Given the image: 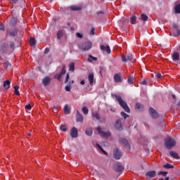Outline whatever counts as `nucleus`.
<instances>
[{
    "label": "nucleus",
    "mask_w": 180,
    "mask_h": 180,
    "mask_svg": "<svg viewBox=\"0 0 180 180\" xmlns=\"http://www.w3.org/2000/svg\"><path fill=\"white\" fill-rule=\"evenodd\" d=\"M92 133H93L92 129L91 128L86 130V134H87V136H91Z\"/></svg>",
    "instance_id": "473e14b6"
},
{
    "label": "nucleus",
    "mask_w": 180,
    "mask_h": 180,
    "mask_svg": "<svg viewBox=\"0 0 180 180\" xmlns=\"http://www.w3.org/2000/svg\"><path fill=\"white\" fill-rule=\"evenodd\" d=\"M175 144H176V142H175V140H174V139L167 138L165 139V146L167 148H172V147H174Z\"/></svg>",
    "instance_id": "f03ea898"
},
{
    "label": "nucleus",
    "mask_w": 180,
    "mask_h": 180,
    "mask_svg": "<svg viewBox=\"0 0 180 180\" xmlns=\"http://www.w3.org/2000/svg\"><path fill=\"white\" fill-rule=\"evenodd\" d=\"M16 34V32H11L10 35L11 36H15Z\"/></svg>",
    "instance_id": "8fccbe9b"
},
{
    "label": "nucleus",
    "mask_w": 180,
    "mask_h": 180,
    "mask_svg": "<svg viewBox=\"0 0 180 180\" xmlns=\"http://www.w3.org/2000/svg\"><path fill=\"white\" fill-rule=\"evenodd\" d=\"M51 81V79H50V77H46L44 78L42 84H43V85L46 86V85L50 84Z\"/></svg>",
    "instance_id": "4468645a"
},
{
    "label": "nucleus",
    "mask_w": 180,
    "mask_h": 180,
    "mask_svg": "<svg viewBox=\"0 0 180 180\" xmlns=\"http://www.w3.org/2000/svg\"><path fill=\"white\" fill-rule=\"evenodd\" d=\"M18 0H12L13 4H16Z\"/></svg>",
    "instance_id": "4d7b16f0"
},
{
    "label": "nucleus",
    "mask_w": 180,
    "mask_h": 180,
    "mask_svg": "<svg viewBox=\"0 0 180 180\" xmlns=\"http://www.w3.org/2000/svg\"><path fill=\"white\" fill-rule=\"evenodd\" d=\"M149 113L150 116L153 117V119H157V117H158V112L155 111V110L153 109L152 108L149 109Z\"/></svg>",
    "instance_id": "423d86ee"
},
{
    "label": "nucleus",
    "mask_w": 180,
    "mask_h": 180,
    "mask_svg": "<svg viewBox=\"0 0 180 180\" xmlns=\"http://www.w3.org/2000/svg\"><path fill=\"white\" fill-rule=\"evenodd\" d=\"M60 130H62V131H67V126H65V124L61 125Z\"/></svg>",
    "instance_id": "4c0bfd02"
},
{
    "label": "nucleus",
    "mask_w": 180,
    "mask_h": 180,
    "mask_svg": "<svg viewBox=\"0 0 180 180\" xmlns=\"http://www.w3.org/2000/svg\"><path fill=\"white\" fill-rule=\"evenodd\" d=\"M49 51H50V49L49 48H46L44 51V53L47 54V53H49Z\"/></svg>",
    "instance_id": "3c124183"
},
{
    "label": "nucleus",
    "mask_w": 180,
    "mask_h": 180,
    "mask_svg": "<svg viewBox=\"0 0 180 180\" xmlns=\"http://www.w3.org/2000/svg\"><path fill=\"white\" fill-rule=\"evenodd\" d=\"M97 131H98L100 136L103 139H108V137H110V132H105L102 131V129H101L99 127H97Z\"/></svg>",
    "instance_id": "20e7f679"
},
{
    "label": "nucleus",
    "mask_w": 180,
    "mask_h": 180,
    "mask_svg": "<svg viewBox=\"0 0 180 180\" xmlns=\"http://www.w3.org/2000/svg\"><path fill=\"white\" fill-rule=\"evenodd\" d=\"M54 110H56V112H57V108H54Z\"/></svg>",
    "instance_id": "052dcab7"
},
{
    "label": "nucleus",
    "mask_w": 180,
    "mask_h": 180,
    "mask_svg": "<svg viewBox=\"0 0 180 180\" xmlns=\"http://www.w3.org/2000/svg\"><path fill=\"white\" fill-rule=\"evenodd\" d=\"M68 79H70V74H67L65 82H68Z\"/></svg>",
    "instance_id": "49530a36"
},
{
    "label": "nucleus",
    "mask_w": 180,
    "mask_h": 180,
    "mask_svg": "<svg viewBox=\"0 0 180 180\" xmlns=\"http://www.w3.org/2000/svg\"><path fill=\"white\" fill-rule=\"evenodd\" d=\"M165 180H169V178L166 177Z\"/></svg>",
    "instance_id": "bf43d9fd"
},
{
    "label": "nucleus",
    "mask_w": 180,
    "mask_h": 180,
    "mask_svg": "<svg viewBox=\"0 0 180 180\" xmlns=\"http://www.w3.org/2000/svg\"><path fill=\"white\" fill-rule=\"evenodd\" d=\"M81 85H85V81L82 80L80 82Z\"/></svg>",
    "instance_id": "6e6d98bb"
},
{
    "label": "nucleus",
    "mask_w": 180,
    "mask_h": 180,
    "mask_svg": "<svg viewBox=\"0 0 180 180\" xmlns=\"http://www.w3.org/2000/svg\"><path fill=\"white\" fill-rule=\"evenodd\" d=\"M11 25H16V23H18V18H13L11 20Z\"/></svg>",
    "instance_id": "7c9ffc66"
},
{
    "label": "nucleus",
    "mask_w": 180,
    "mask_h": 180,
    "mask_svg": "<svg viewBox=\"0 0 180 180\" xmlns=\"http://www.w3.org/2000/svg\"><path fill=\"white\" fill-rule=\"evenodd\" d=\"M121 116H122L124 119H127V117H129V115L126 114L124 112H121Z\"/></svg>",
    "instance_id": "e433bc0d"
},
{
    "label": "nucleus",
    "mask_w": 180,
    "mask_h": 180,
    "mask_svg": "<svg viewBox=\"0 0 180 180\" xmlns=\"http://www.w3.org/2000/svg\"><path fill=\"white\" fill-rule=\"evenodd\" d=\"M142 85H147V81L144 80L141 82Z\"/></svg>",
    "instance_id": "5fc2aeb1"
},
{
    "label": "nucleus",
    "mask_w": 180,
    "mask_h": 180,
    "mask_svg": "<svg viewBox=\"0 0 180 180\" xmlns=\"http://www.w3.org/2000/svg\"><path fill=\"white\" fill-rule=\"evenodd\" d=\"M114 79H115V82H122V77L120 76V74L115 75Z\"/></svg>",
    "instance_id": "f3484780"
},
{
    "label": "nucleus",
    "mask_w": 180,
    "mask_h": 180,
    "mask_svg": "<svg viewBox=\"0 0 180 180\" xmlns=\"http://www.w3.org/2000/svg\"><path fill=\"white\" fill-rule=\"evenodd\" d=\"M101 50H102V51H106L107 54H110L111 51H110V47H109V45H107V46L101 45Z\"/></svg>",
    "instance_id": "6e6552de"
},
{
    "label": "nucleus",
    "mask_w": 180,
    "mask_h": 180,
    "mask_svg": "<svg viewBox=\"0 0 180 180\" xmlns=\"http://www.w3.org/2000/svg\"><path fill=\"white\" fill-rule=\"evenodd\" d=\"M172 97L173 98V99H175V98H176V96H175V95H172Z\"/></svg>",
    "instance_id": "13d9d810"
},
{
    "label": "nucleus",
    "mask_w": 180,
    "mask_h": 180,
    "mask_svg": "<svg viewBox=\"0 0 180 180\" xmlns=\"http://www.w3.org/2000/svg\"><path fill=\"white\" fill-rule=\"evenodd\" d=\"M128 82H129V84H133V82H134V79H133V77H129L128 78Z\"/></svg>",
    "instance_id": "58836bf2"
},
{
    "label": "nucleus",
    "mask_w": 180,
    "mask_h": 180,
    "mask_svg": "<svg viewBox=\"0 0 180 180\" xmlns=\"http://www.w3.org/2000/svg\"><path fill=\"white\" fill-rule=\"evenodd\" d=\"M146 176H147V178H154V176H155V171L148 172L146 174Z\"/></svg>",
    "instance_id": "2eb2a0df"
},
{
    "label": "nucleus",
    "mask_w": 180,
    "mask_h": 180,
    "mask_svg": "<svg viewBox=\"0 0 180 180\" xmlns=\"http://www.w3.org/2000/svg\"><path fill=\"white\" fill-rule=\"evenodd\" d=\"M70 136H72V138H75L78 136V130L77 129V128L73 127L71 129Z\"/></svg>",
    "instance_id": "9b49d317"
},
{
    "label": "nucleus",
    "mask_w": 180,
    "mask_h": 180,
    "mask_svg": "<svg viewBox=\"0 0 180 180\" xmlns=\"http://www.w3.org/2000/svg\"><path fill=\"white\" fill-rule=\"evenodd\" d=\"M63 34H64V32H63V31H58L57 33V38L61 39V37H63Z\"/></svg>",
    "instance_id": "2f4dec72"
},
{
    "label": "nucleus",
    "mask_w": 180,
    "mask_h": 180,
    "mask_svg": "<svg viewBox=\"0 0 180 180\" xmlns=\"http://www.w3.org/2000/svg\"><path fill=\"white\" fill-rule=\"evenodd\" d=\"M173 61H178L179 60V53L178 52L174 53L172 55Z\"/></svg>",
    "instance_id": "6ab92c4d"
},
{
    "label": "nucleus",
    "mask_w": 180,
    "mask_h": 180,
    "mask_svg": "<svg viewBox=\"0 0 180 180\" xmlns=\"http://www.w3.org/2000/svg\"><path fill=\"white\" fill-rule=\"evenodd\" d=\"M14 94L17 95V96L20 95V93L19 92V86H14Z\"/></svg>",
    "instance_id": "412c9836"
},
{
    "label": "nucleus",
    "mask_w": 180,
    "mask_h": 180,
    "mask_svg": "<svg viewBox=\"0 0 180 180\" xmlns=\"http://www.w3.org/2000/svg\"><path fill=\"white\" fill-rule=\"evenodd\" d=\"M114 169H115V171H117V172H122V171H123V166L120 165H117L114 167Z\"/></svg>",
    "instance_id": "a211bd4d"
},
{
    "label": "nucleus",
    "mask_w": 180,
    "mask_h": 180,
    "mask_svg": "<svg viewBox=\"0 0 180 180\" xmlns=\"http://www.w3.org/2000/svg\"><path fill=\"white\" fill-rule=\"evenodd\" d=\"M119 141L120 144H123V146L126 147L127 150H130V145L129 144V142L127 141V140L124 139H120Z\"/></svg>",
    "instance_id": "39448f33"
},
{
    "label": "nucleus",
    "mask_w": 180,
    "mask_h": 180,
    "mask_svg": "<svg viewBox=\"0 0 180 180\" xmlns=\"http://www.w3.org/2000/svg\"><path fill=\"white\" fill-rule=\"evenodd\" d=\"M96 147H98L99 148V150H101V151H102V153L105 154V155H108V153L106 151H105V150H103V148H102V146H101V145L97 143Z\"/></svg>",
    "instance_id": "bb28decb"
},
{
    "label": "nucleus",
    "mask_w": 180,
    "mask_h": 180,
    "mask_svg": "<svg viewBox=\"0 0 180 180\" xmlns=\"http://www.w3.org/2000/svg\"><path fill=\"white\" fill-rule=\"evenodd\" d=\"M29 43L30 45L33 47L34 46H36V39H34V38H30Z\"/></svg>",
    "instance_id": "4be33fe9"
},
{
    "label": "nucleus",
    "mask_w": 180,
    "mask_h": 180,
    "mask_svg": "<svg viewBox=\"0 0 180 180\" xmlns=\"http://www.w3.org/2000/svg\"><path fill=\"white\" fill-rule=\"evenodd\" d=\"M175 27H176V25H175Z\"/></svg>",
    "instance_id": "e2e57ef3"
},
{
    "label": "nucleus",
    "mask_w": 180,
    "mask_h": 180,
    "mask_svg": "<svg viewBox=\"0 0 180 180\" xmlns=\"http://www.w3.org/2000/svg\"><path fill=\"white\" fill-rule=\"evenodd\" d=\"M141 104L140 103H136V105H135V109H140V108H141Z\"/></svg>",
    "instance_id": "a19ab883"
},
{
    "label": "nucleus",
    "mask_w": 180,
    "mask_h": 180,
    "mask_svg": "<svg viewBox=\"0 0 180 180\" xmlns=\"http://www.w3.org/2000/svg\"><path fill=\"white\" fill-rule=\"evenodd\" d=\"M71 11H81V7L77 6H70Z\"/></svg>",
    "instance_id": "a878e982"
},
{
    "label": "nucleus",
    "mask_w": 180,
    "mask_h": 180,
    "mask_svg": "<svg viewBox=\"0 0 180 180\" xmlns=\"http://www.w3.org/2000/svg\"><path fill=\"white\" fill-rule=\"evenodd\" d=\"M28 136H30V134H28Z\"/></svg>",
    "instance_id": "680f3d73"
},
{
    "label": "nucleus",
    "mask_w": 180,
    "mask_h": 180,
    "mask_svg": "<svg viewBox=\"0 0 180 180\" xmlns=\"http://www.w3.org/2000/svg\"><path fill=\"white\" fill-rule=\"evenodd\" d=\"M133 60V56L131 54L127 55V61H131Z\"/></svg>",
    "instance_id": "c9c22d12"
},
{
    "label": "nucleus",
    "mask_w": 180,
    "mask_h": 180,
    "mask_svg": "<svg viewBox=\"0 0 180 180\" xmlns=\"http://www.w3.org/2000/svg\"><path fill=\"white\" fill-rule=\"evenodd\" d=\"M65 72H66L65 66H63L60 74L56 78L58 79H60L61 78V75H63V74H65Z\"/></svg>",
    "instance_id": "5701e85b"
},
{
    "label": "nucleus",
    "mask_w": 180,
    "mask_h": 180,
    "mask_svg": "<svg viewBox=\"0 0 180 180\" xmlns=\"http://www.w3.org/2000/svg\"><path fill=\"white\" fill-rule=\"evenodd\" d=\"M75 70V63L74 62H71L69 64V71H71V72H74Z\"/></svg>",
    "instance_id": "dca6fc26"
},
{
    "label": "nucleus",
    "mask_w": 180,
    "mask_h": 180,
    "mask_svg": "<svg viewBox=\"0 0 180 180\" xmlns=\"http://www.w3.org/2000/svg\"><path fill=\"white\" fill-rule=\"evenodd\" d=\"M170 155L173 158H179V157L178 156V153H176V152L174 151H171L170 152Z\"/></svg>",
    "instance_id": "b1692460"
},
{
    "label": "nucleus",
    "mask_w": 180,
    "mask_h": 180,
    "mask_svg": "<svg viewBox=\"0 0 180 180\" xmlns=\"http://www.w3.org/2000/svg\"><path fill=\"white\" fill-rule=\"evenodd\" d=\"M165 168H172V165H169V163L164 165Z\"/></svg>",
    "instance_id": "a18cd8bd"
},
{
    "label": "nucleus",
    "mask_w": 180,
    "mask_h": 180,
    "mask_svg": "<svg viewBox=\"0 0 180 180\" xmlns=\"http://www.w3.org/2000/svg\"><path fill=\"white\" fill-rule=\"evenodd\" d=\"M82 111L84 115H88L89 110H88V108H86V107H83L82 109Z\"/></svg>",
    "instance_id": "c756f323"
},
{
    "label": "nucleus",
    "mask_w": 180,
    "mask_h": 180,
    "mask_svg": "<svg viewBox=\"0 0 180 180\" xmlns=\"http://www.w3.org/2000/svg\"><path fill=\"white\" fill-rule=\"evenodd\" d=\"M156 77H157V78H161V77H162V75H161V73H158L156 75Z\"/></svg>",
    "instance_id": "603ef678"
},
{
    "label": "nucleus",
    "mask_w": 180,
    "mask_h": 180,
    "mask_svg": "<svg viewBox=\"0 0 180 180\" xmlns=\"http://www.w3.org/2000/svg\"><path fill=\"white\" fill-rule=\"evenodd\" d=\"M98 58L92 56V55L89 56L88 61L89 63H92V61H96Z\"/></svg>",
    "instance_id": "aec40b11"
},
{
    "label": "nucleus",
    "mask_w": 180,
    "mask_h": 180,
    "mask_svg": "<svg viewBox=\"0 0 180 180\" xmlns=\"http://www.w3.org/2000/svg\"><path fill=\"white\" fill-rule=\"evenodd\" d=\"M92 116H93V117L96 118L97 120H99V119H100L99 114H98V112H93Z\"/></svg>",
    "instance_id": "72a5a7b5"
},
{
    "label": "nucleus",
    "mask_w": 180,
    "mask_h": 180,
    "mask_svg": "<svg viewBox=\"0 0 180 180\" xmlns=\"http://www.w3.org/2000/svg\"><path fill=\"white\" fill-rule=\"evenodd\" d=\"M25 109H27V110H31L32 106L30 105V104L25 105Z\"/></svg>",
    "instance_id": "c03bdc74"
},
{
    "label": "nucleus",
    "mask_w": 180,
    "mask_h": 180,
    "mask_svg": "<svg viewBox=\"0 0 180 180\" xmlns=\"http://www.w3.org/2000/svg\"><path fill=\"white\" fill-rule=\"evenodd\" d=\"M120 157H122V153L119 151L117 149L114 150V158L115 160H120Z\"/></svg>",
    "instance_id": "0eeeda50"
},
{
    "label": "nucleus",
    "mask_w": 180,
    "mask_h": 180,
    "mask_svg": "<svg viewBox=\"0 0 180 180\" xmlns=\"http://www.w3.org/2000/svg\"><path fill=\"white\" fill-rule=\"evenodd\" d=\"M77 37H79V39H82V34H79V33H77Z\"/></svg>",
    "instance_id": "09e8293b"
},
{
    "label": "nucleus",
    "mask_w": 180,
    "mask_h": 180,
    "mask_svg": "<svg viewBox=\"0 0 180 180\" xmlns=\"http://www.w3.org/2000/svg\"><path fill=\"white\" fill-rule=\"evenodd\" d=\"M79 47L84 51H88V50H91V49H92V42H85L82 44Z\"/></svg>",
    "instance_id": "7ed1b4c3"
},
{
    "label": "nucleus",
    "mask_w": 180,
    "mask_h": 180,
    "mask_svg": "<svg viewBox=\"0 0 180 180\" xmlns=\"http://www.w3.org/2000/svg\"><path fill=\"white\" fill-rule=\"evenodd\" d=\"M114 96L115 99H117L121 108H122V109H124V110L126 111L127 113H130V108L127 105V103L124 102L123 99H122V97L119 95H115Z\"/></svg>",
    "instance_id": "f257e3e1"
},
{
    "label": "nucleus",
    "mask_w": 180,
    "mask_h": 180,
    "mask_svg": "<svg viewBox=\"0 0 180 180\" xmlns=\"http://www.w3.org/2000/svg\"><path fill=\"white\" fill-rule=\"evenodd\" d=\"M65 89V91H67V92H70V91H71V86H66Z\"/></svg>",
    "instance_id": "37998d69"
},
{
    "label": "nucleus",
    "mask_w": 180,
    "mask_h": 180,
    "mask_svg": "<svg viewBox=\"0 0 180 180\" xmlns=\"http://www.w3.org/2000/svg\"><path fill=\"white\" fill-rule=\"evenodd\" d=\"M121 57H122V60L124 63H126V61H127V58H126V56H124V55H122Z\"/></svg>",
    "instance_id": "ea45409f"
},
{
    "label": "nucleus",
    "mask_w": 180,
    "mask_h": 180,
    "mask_svg": "<svg viewBox=\"0 0 180 180\" xmlns=\"http://www.w3.org/2000/svg\"><path fill=\"white\" fill-rule=\"evenodd\" d=\"M4 27L2 24H0V30H4Z\"/></svg>",
    "instance_id": "864d4df0"
},
{
    "label": "nucleus",
    "mask_w": 180,
    "mask_h": 180,
    "mask_svg": "<svg viewBox=\"0 0 180 180\" xmlns=\"http://www.w3.org/2000/svg\"><path fill=\"white\" fill-rule=\"evenodd\" d=\"M141 20H148V17L147 15H146L145 14H142L141 15Z\"/></svg>",
    "instance_id": "f704fd0d"
},
{
    "label": "nucleus",
    "mask_w": 180,
    "mask_h": 180,
    "mask_svg": "<svg viewBox=\"0 0 180 180\" xmlns=\"http://www.w3.org/2000/svg\"><path fill=\"white\" fill-rule=\"evenodd\" d=\"M88 79H89V84L92 86L94 85V73H90L88 76Z\"/></svg>",
    "instance_id": "f8f14e48"
},
{
    "label": "nucleus",
    "mask_w": 180,
    "mask_h": 180,
    "mask_svg": "<svg viewBox=\"0 0 180 180\" xmlns=\"http://www.w3.org/2000/svg\"><path fill=\"white\" fill-rule=\"evenodd\" d=\"M137 20V18L136 15H132L131 18V25H134L136 23V21Z\"/></svg>",
    "instance_id": "c85d7f7f"
},
{
    "label": "nucleus",
    "mask_w": 180,
    "mask_h": 180,
    "mask_svg": "<svg viewBox=\"0 0 180 180\" xmlns=\"http://www.w3.org/2000/svg\"><path fill=\"white\" fill-rule=\"evenodd\" d=\"M70 107L68 106V105H66L64 108V112L65 113V115H70Z\"/></svg>",
    "instance_id": "393cba45"
},
{
    "label": "nucleus",
    "mask_w": 180,
    "mask_h": 180,
    "mask_svg": "<svg viewBox=\"0 0 180 180\" xmlns=\"http://www.w3.org/2000/svg\"><path fill=\"white\" fill-rule=\"evenodd\" d=\"M91 34H95V28H92L91 30Z\"/></svg>",
    "instance_id": "de8ad7c7"
},
{
    "label": "nucleus",
    "mask_w": 180,
    "mask_h": 180,
    "mask_svg": "<svg viewBox=\"0 0 180 180\" xmlns=\"http://www.w3.org/2000/svg\"><path fill=\"white\" fill-rule=\"evenodd\" d=\"M3 86L5 88L6 91H8V89L11 88V82L9 80L4 81Z\"/></svg>",
    "instance_id": "ddd939ff"
},
{
    "label": "nucleus",
    "mask_w": 180,
    "mask_h": 180,
    "mask_svg": "<svg viewBox=\"0 0 180 180\" xmlns=\"http://www.w3.org/2000/svg\"><path fill=\"white\" fill-rule=\"evenodd\" d=\"M115 127L117 130H123V127L122 126V122H120V120H117L116 121Z\"/></svg>",
    "instance_id": "1a4fd4ad"
},
{
    "label": "nucleus",
    "mask_w": 180,
    "mask_h": 180,
    "mask_svg": "<svg viewBox=\"0 0 180 180\" xmlns=\"http://www.w3.org/2000/svg\"><path fill=\"white\" fill-rule=\"evenodd\" d=\"M76 121L79 122L80 123L84 122V117H82V115H81L78 110L77 111Z\"/></svg>",
    "instance_id": "9d476101"
},
{
    "label": "nucleus",
    "mask_w": 180,
    "mask_h": 180,
    "mask_svg": "<svg viewBox=\"0 0 180 180\" xmlns=\"http://www.w3.org/2000/svg\"><path fill=\"white\" fill-rule=\"evenodd\" d=\"M167 174V173L166 172H160L158 173V175H163V176H166Z\"/></svg>",
    "instance_id": "79ce46f5"
},
{
    "label": "nucleus",
    "mask_w": 180,
    "mask_h": 180,
    "mask_svg": "<svg viewBox=\"0 0 180 180\" xmlns=\"http://www.w3.org/2000/svg\"><path fill=\"white\" fill-rule=\"evenodd\" d=\"M174 12L175 13H180V4L176 5L174 8Z\"/></svg>",
    "instance_id": "cd10ccee"
}]
</instances>
